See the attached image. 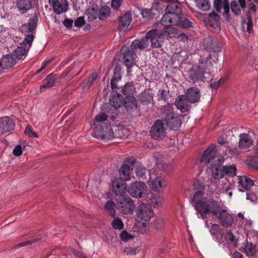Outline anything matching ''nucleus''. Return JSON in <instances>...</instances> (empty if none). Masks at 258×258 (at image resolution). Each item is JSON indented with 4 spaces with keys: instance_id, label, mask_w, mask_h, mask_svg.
Returning a JSON list of instances; mask_svg holds the SVG:
<instances>
[{
    "instance_id": "nucleus-46",
    "label": "nucleus",
    "mask_w": 258,
    "mask_h": 258,
    "mask_svg": "<svg viewBox=\"0 0 258 258\" xmlns=\"http://www.w3.org/2000/svg\"><path fill=\"white\" fill-rule=\"evenodd\" d=\"M25 35L26 37L23 41V43L21 44L23 46H24L26 48H28V49H29L33 40L34 36L32 34H27Z\"/></svg>"
},
{
    "instance_id": "nucleus-53",
    "label": "nucleus",
    "mask_w": 258,
    "mask_h": 258,
    "mask_svg": "<svg viewBox=\"0 0 258 258\" xmlns=\"http://www.w3.org/2000/svg\"><path fill=\"white\" fill-rule=\"evenodd\" d=\"M120 237L121 239L124 241H127L131 239L133 237L126 231H122L120 234Z\"/></svg>"
},
{
    "instance_id": "nucleus-52",
    "label": "nucleus",
    "mask_w": 258,
    "mask_h": 258,
    "mask_svg": "<svg viewBox=\"0 0 258 258\" xmlns=\"http://www.w3.org/2000/svg\"><path fill=\"white\" fill-rule=\"evenodd\" d=\"M37 22L38 18L37 17L29 19L27 25L29 26L32 32L36 29Z\"/></svg>"
},
{
    "instance_id": "nucleus-39",
    "label": "nucleus",
    "mask_w": 258,
    "mask_h": 258,
    "mask_svg": "<svg viewBox=\"0 0 258 258\" xmlns=\"http://www.w3.org/2000/svg\"><path fill=\"white\" fill-rule=\"evenodd\" d=\"M115 204L112 201H108L105 204L104 209L108 214L111 217H115Z\"/></svg>"
},
{
    "instance_id": "nucleus-48",
    "label": "nucleus",
    "mask_w": 258,
    "mask_h": 258,
    "mask_svg": "<svg viewBox=\"0 0 258 258\" xmlns=\"http://www.w3.org/2000/svg\"><path fill=\"white\" fill-rule=\"evenodd\" d=\"M97 77V74L96 73H92V75L88 78L86 83L83 86V89L85 90L89 89L93 84L94 82L96 80Z\"/></svg>"
},
{
    "instance_id": "nucleus-51",
    "label": "nucleus",
    "mask_w": 258,
    "mask_h": 258,
    "mask_svg": "<svg viewBox=\"0 0 258 258\" xmlns=\"http://www.w3.org/2000/svg\"><path fill=\"white\" fill-rule=\"evenodd\" d=\"M231 9L232 12L236 15H238L241 12L238 3L236 1L232 0L231 3Z\"/></svg>"
},
{
    "instance_id": "nucleus-37",
    "label": "nucleus",
    "mask_w": 258,
    "mask_h": 258,
    "mask_svg": "<svg viewBox=\"0 0 258 258\" xmlns=\"http://www.w3.org/2000/svg\"><path fill=\"white\" fill-rule=\"evenodd\" d=\"M44 237V235L42 234H40L38 235L35 238L27 240L22 242H20L16 245V247H20L22 246H27L28 245H31L35 242H37L41 240Z\"/></svg>"
},
{
    "instance_id": "nucleus-19",
    "label": "nucleus",
    "mask_w": 258,
    "mask_h": 258,
    "mask_svg": "<svg viewBox=\"0 0 258 258\" xmlns=\"http://www.w3.org/2000/svg\"><path fill=\"white\" fill-rule=\"evenodd\" d=\"M132 20V15L130 12H126L124 15L120 16L118 19V30L124 31L128 27Z\"/></svg>"
},
{
    "instance_id": "nucleus-7",
    "label": "nucleus",
    "mask_w": 258,
    "mask_h": 258,
    "mask_svg": "<svg viewBox=\"0 0 258 258\" xmlns=\"http://www.w3.org/2000/svg\"><path fill=\"white\" fill-rule=\"evenodd\" d=\"M172 108V105L168 104V112L165 113L164 121L169 128L177 130L181 124V118L171 111Z\"/></svg>"
},
{
    "instance_id": "nucleus-43",
    "label": "nucleus",
    "mask_w": 258,
    "mask_h": 258,
    "mask_svg": "<svg viewBox=\"0 0 258 258\" xmlns=\"http://www.w3.org/2000/svg\"><path fill=\"white\" fill-rule=\"evenodd\" d=\"M135 91V87L133 83L128 82L122 88L121 91L124 95H130Z\"/></svg>"
},
{
    "instance_id": "nucleus-47",
    "label": "nucleus",
    "mask_w": 258,
    "mask_h": 258,
    "mask_svg": "<svg viewBox=\"0 0 258 258\" xmlns=\"http://www.w3.org/2000/svg\"><path fill=\"white\" fill-rule=\"evenodd\" d=\"M161 25L165 26L164 31H160V32H163V33L164 34V37L165 36H169L170 35L174 34L175 33V29L170 27L171 25H163V24H161ZM172 26L173 25H172Z\"/></svg>"
},
{
    "instance_id": "nucleus-50",
    "label": "nucleus",
    "mask_w": 258,
    "mask_h": 258,
    "mask_svg": "<svg viewBox=\"0 0 258 258\" xmlns=\"http://www.w3.org/2000/svg\"><path fill=\"white\" fill-rule=\"evenodd\" d=\"M112 226L115 229L121 230L123 227V224L120 218L115 217L112 222Z\"/></svg>"
},
{
    "instance_id": "nucleus-13",
    "label": "nucleus",
    "mask_w": 258,
    "mask_h": 258,
    "mask_svg": "<svg viewBox=\"0 0 258 258\" xmlns=\"http://www.w3.org/2000/svg\"><path fill=\"white\" fill-rule=\"evenodd\" d=\"M118 208L120 213L124 214L132 213L134 211V204L131 198L127 197L120 198V202L118 206Z\"/></svg>"
},
{
    "instance_id": "nucleus-30",
    "label": "nucleus",
    "mask_w": 258,
    "mask_h": 258,
    "mask_svg": "<svg viewBox=\"0 0 258 258\" xmlns=\"http://www.w3.org/2000/svg\"><path fill=\"white\" fill-rule=\"evenodd\" d=\"M17 7L22 14L26 13L32 7L29 0H19L17 2Z\"/></svg>"
},
{
    "instance_id": "nucleus-4",
    "label": "nucleus",
    "mask_w": 258,
    "mask_h": 258,
    "mask_svg": "<svg viewBox=\"0 0 258 258\" xmlns=\"http://www.w3.org/2000/svg\"><path fill=\"white\" fill-rule=\"evenodd\" d=\"M164 38L163 32L157 29H153L148 31L146 36L141 40L136 39L132 43L133 49L140 48L143 49L147 48L151 42L153 47L160 48L162 45Z\"/></svg>"
},
{
    "instance_id": "nucleus-27",
    "label": "nucleus",
    "mask_w": 258,
    "mask_h": 258,
    "mask_svg": "<svg viewBox=\"0 0 258 258\" xmlns=\"http://www.w3.org/2000/svg\"><path fill=\"white\" fill-rule=\"evenodd\" d=\"M57 75L51 74L47 76L45 79L44 84L40 86V90L41 92L44 91L46 89L54 86L55 81L56 80Z\"/></svg>"
},
{
    "instance_id": "nucleus-2",
    "label": "nucleus",
    "mask_w": 258,
    "mask_h": 258,
    "mask_svg": "<svg viewBox=\"0 0 258 258\" xmlns=\"http://www.w3.org/2000/svg\"><path fill=\"white\" fill-rule=\"evenodd\" d=\"M170 2L165 9V13L160 22L163 25H177L183 28L189 29L192 27V23L186 17L181 15V9L178 0H168Z\"/></svg>"
},
{
    "instance_id": "nucleus-59",
    "label": "nucleus",
    "mask_w": 258,
    "mask_h": 258,
    "mask_svg": "<svg viewBox=\"0 0 258 258\" xmlns=\"http://www.w3.org/2000/svg\"><path fill=\"white\" fill-rule=\"evenodd\" d=\"M13 154L16 156H19L22 153V147L20 145L16 146L13 150Z\"/></svg>"
},
{
    "instance_id": "nucleus-21",
    "label": "nucleus",
    "mask_w": 258,
    "mask_h": 258,
    "mask_svg": "<svg viewBox=\"0 0 258 258\" xmlns=\"http://www.w3.org/2000/svg\"><path fill=\"white\" fill-rule=\"evenodd\" d=\"M122 105L128 112L136 110L138 107L137 100L132 95H127L124 98Z\"/></svg>"
},
{
    "instance_id": "nucleus-32",
    "label": "nucleus",
    "mask_w": 258,
    "mask_h": 258,
    "mask_svg": "<svg viewBox=\"0 0 258 258\" xmlns=\"http://www.w3.org/2000/svg\"><path fill=\"white\" fill-rule=\"evenodd\" d=\"M28 50V48L21 44L20 46L17 47L12 54L15 55L16 59H23Z\"/></svg>"
},
{
    "instance_id": "nucleus-18",
    "label": "nucleus",
    "mask_w": 258,
    "mask_h": 258,
    "mask_svg": "<svg viewBox=\"0 0 258 258\" xmlns=\"http://www.w3.org/2000/svg\"><path fill=\"white\" fill-rule=\"evenodd\" d=\"M253 140L248 134H241L239 137L238 147L242 150H248L252 145Z\"/></svg>"
},
{
    "instance_id": "nucleus-6",
    "label": "nucleus",
    "mask_w": 258,
    "mask_h": 258,
    "mask_svg": "<svg viewBox=\"0 0 258 258\" xmlns=\"http://www.w3.org/2000/svg\"><path fill=\"white\" fill-rule=\"evenodd\" d=\"M93 134L95 138L102 140L107 141L114 138L110 125L107 123H102L100 126H96Z\"/></svg>"
},
{
    "instance_id": "nucleus-56",
    "label": "nucleus",
    "mask_w": 258,
    "mask_h": 258,
    "mask_svg": "<svg viewBox=\"0 0 258 258\" xmlns=\"http://www.w3.org/2000/svg\"><path fill=\"white\" fill-rule=\"evenodd\" d=\"M209 18L210 21H214L215 22H217L220 19V16L216 12H213L209 14Z\"/></svg>"
},
{
    "instance_id": "nucleus-44",
    "label": "nucleus",
    "mask_w": 258,
    "mask_h": 258,
    "mask_svg": "<svg viewBox=\"0 0 258 258\" xmlns=\"http://www.w3.org/2000/svg\"><path fill=\"white\" fill-rule=\"evenodd\" d=\"M224 174L233 177L236 175V168L233 165L223 166Z\"/></svg>"
},
{
    "instance_id": "nucleus-57",
    "label": "nucleus",
    "mask_w": 258,
    "mask_h": 258,
    "mask_svg": "<svg viewBox=\"0 0 258 258\" xmlns=\"http://www.w3.org/2000/svg\"><path fill=\"white\" fill-rule=\"evenodd\" d=\"M25 133L30 137H38L37 134L35 132H33L29 126H27L26 127Z\"/></svg>"
},
{
    "instance_id": "nucleus-31",
    "label": "nucleus",
    "mask_w": 258,
    "mask_h": 258,
    "mask_svg": "<svg viewBox=\"0 0 258 258\" xmlns=\"http://www.w3.org/2000/svg\"><path fill=\"white\" fill-rule=\"evenodd\" d=\"M240 185L246 190L249 189L253 185V181L246 176H241L239 178Z\"/></svg>"
},
{
    "instance_id": "nucleus-36",
    "label": "nucleus",
    "mask_w": 258,
    "mask_h": 258,
    "mask_svg": "<svg viewBox=\"0 0 258 258\" xmlns=\"http://www.w3.org/2000/svg\"><path fill=\"white\" fill-rule=\"evenodd\" d=\"M212 173L213 177L215 179H221L225 175L223 166H213Z\"/></svg>"
},
{
    "instance_id": "nucleus-9",
    "label": "nucleus",
    "mask_w": 258,
    "mask_h": 258,
    "mask_svg": "<svg viewBox=\"0 0 258 258\" xmlns=\"http://www.w3.org/2000/svg\"><path fill=\"white\" fill-rule=\"evenodd\" d=\"M137 218L140 220L148 221L153 216L154 212L150 205L141 204L136 210Z\"/></svg>"
},
{
    "instance_id": "nucleus-41",
    "label": "nucleus",
    "mask_w": 258,
    "mask_h": 258,
    "mask_svg": "<svg viewBox=\"0 0 258 258\" xmlns=\"http://www.w3.org/2000/svg\"><path fill=\"white\" fill-rule=\"evenodd\" d=\"M246 163L249 167L258 171V156L249 157Z\"/></svg>"
},
{
    "instance_id": "nucleus-24",
    "label": "nucleus",
    "mask_w": 258,
    "mask_h": 258,
    "mask_svg": "<svg viewBox=\"0 0 258 258\" xmlns=\"http://www.w3.org/2000/svg\"><path fill=\"white\" fill-rule=\"evenodd\" d=\"M210 232L212 236L215 239V241L219 243H222L223 229L220 228L219 225L213 224L212 225Z\"/></svg>"
},
{
    "instance_id": "nucleus-54",
    "label": "nucleus",
    "mask_w": 258,
    "mask_h": 258,
    "mask_svg": "<svg viewBox=\"0 0 258 258\" xmlns=\"http://www.w3.org/2000/svg\"><path fill=\"white\" fill-rule=\"evenodd\" d=\"M122 0H112L111 6L114 10H117L120 7Z\"/></svg>"
},
{
    "instance_id": "nucleus-11",
    "label": "nucleus",
    "mask_w": 258,
    "mask_h": 258,
    "mask_svg": "<svg viewBox=\"0 0 258 258\" xmlns=\"http://www.w3.org/2000/svg\"><path fill=\"white\" fill-rule=\"evenodd\" d=\"M112 113L111 114L110 111H108L107 114L101 112L97 115L94 119V124H96V126H100V124L102 123H105L104 121L108 122L109 120L118 121L117 119L119 118L118 113L114 112Z\"/></svg>"
},
{
    "instance_id": "nucleus-49",
    "label": "nucleus",
    "mask_w": 258,
    "mask_h": 258,
    "mask_svg": "<svg viewBox=\"0 0 258 258\" xmlns=\"http://www.w3.org/2000/svg\"><path fill=\"white\" fill-rule=\"evenodd\" d=\"M148 198L149 199V202L151 204L155 205H158L161 201L158 195H155L152 193L148 194Z\"/></svg>"
},
{
    "instance_id": "nucleus-3",
    "label": "nucleus",
    "mask_w": 258,
    "mask_h": 258,
    "mask_svg": "<svg viewBox=\"0 0 258 258\" xmlns=\"http://www.w3.org/2000/svg\"><path fill=\"white\" fill-rule=\"evenodd\" d=\"M211 58L209 54L207 57L201 58L198 66H194L188 71V78L193 83L208 82L211 79Z\"/></svg>"
},
{
    "instance_id": "nucleus-17",
    "label": "nucleus",
    "mask_w": 258,
    "mask_h": 258,
    "mask_svg": "<svg viewBox=\"0 0 258 258\" xmlns=\"http://www.w3.org/2000/svg\"><path fill=\"white\" fill-rule=\"evenodd\" d=\"M123 100H122L121 95L116 91H113L110 95L109 103L111 105L114 112H118L117 108H119L123 104Z\"/></svg>"
},
{
    "instance_id": "nucleus-40",
    "label": "nucleus",
    "mask_w": 258,
    "mask_h": 258,
    "mask_svg": "<svg viewBox=\"0 0 258 258\" xmlns=\"http://www.w3.org/2000/svg\"><path fill=\"white\" fill-rule=\"evenodd\" d=\"M86 15L89 22L93 21L98 18V11L94 7L89 8L87 10Z\"/></svg>"
},
{
    "instance_id": "nucleus-33",
    "label": "nucleus",
    "mask_w": 258,
    "mask_h": 258,
    "mask_svg": "<svg viewBox=\"0 0 258 258\" xmlns=\"http://www.w3.org/2000/svg\"><path fill=\"white\" fill-rule=\"evenodd\" d=\"M52 5L54 12L58 15L61 14L63 12H66L68 10L67 8L68 5L67 3L66 5L64 6L63 8L58 0H52Z\"/></svg>"
},
{
    "instance_id": "nucleus-62",
    "label": "nucleus",
    "mask_w": 258,
    "mask_h": 258,
    "mask_svg": "<svg viewBox=\"0 0 258 258\" xmlns=\"http://www.w3.org/2000/svg\"><path fill=\"white\" fill-rule=\"evenodd\" d=\"M120 77H119L118 78H116L115 76H114L110 82V85L111 86V88L112 90L116 89L117 88V85L116 82L119 79H120Z\"/></svg>"
},
{
    "instance_id": "nucleus-26",
    "label": "nucleus",
    "mask_w": 258,
    "mask_h": 258,
    "mask_svg": "<svg viewBox=\"0 0 258 258\" xmlns=\"http://www.w3.org/2000/svg\"><path fill=\"white\" fill-rule=\"evenodd\" d=\"M240 250L248 256H253L256 251V246L252 243L246 241L242 244Z\"/></svg>"
},
{
    "instance_id": "nucleus-45",
    "label": "nucleus",
    "mask_w": 258,
    "mask_h": 258,
    "mask_svg": "<svg viewBox=\"0 0 258 258\" xmlns=\"http://www.w3.org/2000/svg\"><path fill=\"white\" fill-rule=\"evenodd\" d=\"M135 171L136 176L142 178L146 174L148 170L143 165L138 163V165H136Z\"/></svg>"
},
{
    "instance_id": "nucleus-1",
    "label": "nucleus",
    "mask_w": 258,
    "mask_h": 258,
    "mask_svg": "<svg viewBox=\"0 0 258 258\" xmlns=\"http://www.w3.org/2000/svg\"><path fill=\"white\" fill-rule=\"evenodd\" d=\"M191 204L200 218L204 219L211 214L217 217L221 225L225 228L231 226L234 223L232 215L226 210H222L220 204L212 199L208 198L203 190L195 192Z\"/></svg>"
},
{
    "instance_id": "nucleus-35",
    "label": "nucleus",
    "mask_w": 258,
    "mask_h": 258,
    "mask_svg": "<svg viewBox=\"0 0 258 258\" xmlns=\"http://www.w3.org/2000/svg\"><path fill=\"white\" fill-rule=\"evenodd\" d=\"M165 185L164 180L161 177H157L153 180L151 183L152 188L155 191H159Z\"/></svg>"
},
{
    "instance_id": "nucleus-58",
    "label": "nucleus",
    "mask_w": 258,
    "mask_h": 258,
    "mask_svg": "<svg viewBox=\"0 0 258 258\" xmlns=\"http://www.w3.org/2000/svg\"><path fill=\"white\" fill-rule=\"evenodd\" d=\"M253 27V22L252 19L250 16H247V31L250 33L252 31Z\"/></svg>"
},
{
    "instance_id": "nucleus-20",
    "label": "nucleus",
    "mask_w": 258,
    "mask_h": 258,
    "mask_svg": "<svg viewBox=\"0 0 258 258\" xmlns=\"http://www.w3.org/2000/svg\"><path fill=\"white\" fill-rule=\"evenodd\" d=\"M185 96L189 103H195L200 101L201 93L198 88L191 87L188 89L186 94Z\"/></svg>"
},
{
    "instance_id": "nucleus-22",
    "label": "nucleus",
    "mask_w": 258,
    "mask_h": 258,
    "mask_svg": "<svg viewBox=\"0 0 258 258\" xmlns=\"http://www.w3.org/2000/svg\"><path fill=\"white\" fill-rule=\"evenodd\" d=\"M188 101L185 95L179 96L175 101V105L182 112H187L190 108Z\"/></svg>"
},
{
    "instance_id": "nucleus-23",
    "label": "nucleus",
    "mask_w": 258,
    "mask_h": 258,
    "mask_svg": "<svg viewBox=\"0 0 258 258\" xmlns=\"http://www.w3.org/2000/svg\"><path fill=\"white\" fill-rule=\"evenodd\" d=\"M16 63V57L12 54L5 55L0 60V68L9 69Z\"/></svg>"
},
{
    "instance_id": "nucleus-14",
    "label": "nucleus",
    "mask_w": 258,
    "mask_h": 258,
    "mask_svg": "<svg viewBox=\"0 0 258 258\" xmlns=\"http://www.w3.org/2000/svg\"><path fill=\"white\" fill-rule=\"evenodd\" d=\"M136 49H133L131 44V49L127 48V50L122 53L124 64L128 69L127 72H130L129 70L131 69L135 63V58L136 56L135 50Z\"/></svg>"
},
{
    "instance_id": "nucleus-10",
    "label": "nucleus",
    "mask_w": 258,
    "mask_h": 258,
    "mask_svg": "<svg viewBox=\"0 0 258 258\" xmlns=\"http://www.w3.org/2000/svg\"><path fill=\"white\" fill-rule=\"evenodd\" d=\"M147 191V186L144 182L136 181L131 184L128 188L129 194L134 198H141Z\"/></svg>"
},
{
    "instance_id": "nucleus-29",
    "label": "nucleus",
    "mask_w": 258,
    "mask_h": 258,
    "mask_svg": "<svg viewBox=\"0 0 258 258\" xmlns=\"http://www.w3.org/2000/svg\"><path fill=\"white\" fill-rule=\"evenodd\" d=\"M132 171V168L130 165L126 164L123 165L119 169L120 178L125 181L130 180Z\"/></svg>"
},
{
    "instance_id": "nucleus-16",
    "label": "nucleus",
    "mask_w": 258,
    "mask_h": 258,
    "mask_svg": "<svg viewBox=\"0 0 258 258\" xmlns=\"http://www.w3.org/2000/svg\"><path fill=\"white\" fill-rule=\"evenodd\" d=\"M15 123L10 117L4 116L0 118V136L14 129Z\"/></svg>"
},
{
    "instance_id": "nucleus-64",
    "label": "nucleus",
    "mask_w": 258,
    "mask_h": 258,
    "mask_svg": "<svg viewBox=\"0 0 258 258\" xmlns=\"http://www.w3.org/2000/svg\"><path fill=\"white\" fill-rule=\"evenodd\" d=\"M72 251L77 258H86L85 255L81 254L78 251L74 248H72Z\"/></svg>"
},
{
    "instance_id": "nucleus-25",
    "label": "nucleus",
    "mask_w": 258,
    "mask_h": 258,
    "mask_svg": "<svg viewBox=\"0 0 258 258\" xmlns=\"http://www.w3.org/2000/svg\"><path fill=\"white\" fill-rule=\"evenodd\" d=\"M214 7L218 13L221 11L222 8L224 9V14L228 15L230 12V6L228 0H215Z\"/></svg>"
},
{
    "instance_id": "nucleus-34",
    "label": "nucleus",
    "mask_w": 258,
    "mask_h": 258,
    "mask_svg": "<svg viewBox=\"0 0 258 258\" xmlns=\"http://www.w3.org/2000/svg\"><path fill=\"white\" fill-rule=\"evenodd\" d=\"M110 8L107 5H103L98 12V19L100 21L106 19L110 15Z\"/></svg>"
},
{
    "instance_id": "nucleus-15",
    "label": "nucleus",
    "mask_w": 258,
    "mask_h": 258,
    "mask_svg": "<svg viewBox=\"0 0 258 258\" xmlns=\"http://www.w3.org/2000/svg\"><path fill=\"white\" fill-rule=\"evenodd\" d=\"M204 47L208 52L217 53L221 51V47L217 40L212 37L206 38L204 41Z\"/></svg>"
},
{
    "instance_id": "nucleus-28",
    "label": "nucleus",
    "mask_w": 258,
    "mask_h": 258,
    "mask_svg": "<svg viewBox=\"0 0 258 258\" xmlns=\"http://www.w3.org/2000/svg\"><path fill=\"white\" fill-rule=\"evenodd\" d=\"M222 236V243L224 244H235L236 243L237 241V238L230 231L226 230L225 232H223Z\"/></svg>"
},
{
    "instance_id": "nucleus-8",
    "label": "nucleus",
    "mask_w": 258,
    "mask_h": 258,
    "mask_svg": "<svg viewBox=\"0 0 258 258\" xmlns=\"http://www.w3.org/2000/svg\"><path fill=\"white\" fill-rule=\"evenodd\" d=\"M152 138L156 140H162L165 136V127L162 120H156L150 131Z\"/></svg>"
},
{
    "instance_id": "nucleus-60",
    "label": "nucleus",
    "mask_w": 258,
    "mask_h": 258,
    "mask_svg": "<svg viewBox=\"0 0 258 258\" xmlns=\"http://www.w3.org/2000/svg\"><path fill=\"white\" fill-rule=\"evenodd\" d=\"M20 30L22 32L25 33V35L32 32L27 24L23 25L20 28Z\"/></svg>"
},
{
    "instance_id": "nucleus-61",
    "label": "nucleus",
    "mask_w": 258,
    "mask_h": 258,
    "mask_svg": "<svg viewBox=\"0 0 258 258\" xmlns=\"http://www.w3.org/2000/svg\"><path fill=\"white\" fill-rule=\"evenodd\" d=\"M142 14L143 17L150 19L152 18L151 10L145 9L142 10Z\"/></svg>"
},
{
    "instance_id": "nucleus-38",
    "label": "nucleus",
    "mask_w": 258,
    "mask_h": 258,
    "mask_svg": "<svg viewBox=\"0 0 258 258\" xmlns=\"http://www.w3.org/2000/svg\"><path fill=\"white\" fill-rule=\"evenodd\" d=\"M140 99L142 104L147 105L152 100L153 96L148 92H143L140 95Z\"/></svg>"
},
{
    "instance_id": "nucleus-5",
    "label": "nucleus",
    "mask_w": 258,
    "mask_h": 258,
    "mask_svg": "<svg viewBox=\"0 0 258 258\" xmlns=\"http://www.w3.org/2000/svg\"><path fill=\"white\" fill-rule=\"evenodd\" d=\"M215 148V144H211L206 149L201 158V163L205 165L211 163L212 166H222L224 158L222 156L217 155V152L214 151Z\"/></svg>"
},
{
    "instance_id": "nucleus-42",
    "label": "nucleus",
    "mask_w": 258,
    "mask_h": 258,
    "mask_svg": "<svg viewBox=\"0 0 258 258\" xmlns=\"http://www.w3.org/2000/svg\"><path fill=\"white\" fill-rule=\"evenodd\" d=\"M197 6L204 11H208L210 8V3L209 0H196Z\"/></svg>"
},
{
    "instance_id": "nucleus-55",
    "label": "nucleus",
    "mask_w": 258,
    "mask_h": 258,
    "mask_svg": "<svg viewBox=\"0 0 258 258\" xmlns=\"http://www.w3.org/2000/svg\"><path fill=\"white\" fill-rule=\"evenodd\" d=\"M85 24V20L83 17H79L74 22V25L76 27H81Z\"/></svg>"
},
{
    "instance_id": "nucleus-12",
    "label": "nucleus",
    "mask_w": 258,
    "mask_h": 258,
    "mask_svg": "<svg viewBox=\"0 0 258 258\" xmlns=\"http://www.w3.org/2000/svg\"><path fill=\"white\" fill-rule=\"evenodd\" d=\"M112 192L120 198L124 196L126 188L125 180L121 178H115L111 184Z\"/></svg>"
},
{
    "instance_id": "nucleus-63",
    "label": "nucleus",
    "mask_w": 258,
    "mask_h": 258,
    "mask_svg": "<svg viewBox=\"0 0 258 258\" xmlns=\"http://www.w3.org/2000/svg\"><path fill=\"white\" fill-rule=\"evenodd\" d=\"M73 21L71 19H66L63 22V24L64 26L70 29L72 28L73 26Z\"/></svg>"
}]
</instances>
